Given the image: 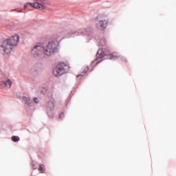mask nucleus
Returning <instances> with one entry per match:
<instances>
[{"mask_svg":"<svg viewBox=\"0 0 176 176\" xmlns=\"http://www.w3.org/2000/svg\"><path fill=\"white\" fill-rule=\"evenodd\" d=\"M58 52V43L56 41H50L47 45L43 43H37L30 50V57L32 58H38L42 57L44 54L46 57H51L54 53Z\"/></svg>","mask_w":176,"mask_h":176,"instance_id":"1","label":"nucleus"},{"mask_svg":"<svg viewBox=\"0 0 176 176\" xmlns=\"http://www.w3.org/2000/svg\"><path fill=\"white\" fill-rule=\"evenodd\" d=\"M69 69V66L65 63H60L55 66L53 69V75L59 78L62 76L64 74H67Z\"/></svg>","mask_w":176,"mask_h":176,"instance_id":"2","label":"nucleus"},{"mask_svg":"<svg viewBox=\"0 0 176 176\" xmlns=\"http://www.w3.org/2000/svg\"><path fill=\"white\" fill-rule=\"evenodd\" d=\"M96 25L98 30L104 31V30L108 27V16L105 14H100L97 17Z\"/></svg>","mask_w":176,"mask_h":176,"instance_id":"3","label":"nucleus"},{"mask_svg":"<svg viewBox=\"0 0 176 176\" xmlns=\"http://www.w3.org/2000/svg\"><path fill=\"white\" fill-rule=\"evenodd\" d=\"M28 5L32 6V8H34V9L43 10V9H45V5H46V0H35L34 3H27L23 6L24 9H27Z\"/></svg>","mask_w":176,"mask_h":176,"instance_id":"4","label":"nucleus"},{"mask_svg":"<svg viewBox=\"0 0 176 176\" xmlns=\"http://www.w3.org/2000/svg\"><path fill=\"white\" fill-rule=\"evenodd\" d=\"M13 48L10 45L9 41L4 40L1 45H0V53L3 56H6V54H10V52Z\"/></svg>","mask_w":176,"mask_h":176,"instance_id":"5","label":"nucleus"},{"mask_svg":"<svg viewBox=\"0 0 176 176\" xmlns=\"http://www.w3.org/2000/svg\"><path fill=\"white\" fill-rule=\"evenodd\" d=\"M105 56H107V54H105V52H104V50H102V49L98 50L96 54L97 58L91 63V67H95L96 65H97V64H98V63H101V61H102V58L105 57Z\"/></svg>","mask_w":176,"mask_h":176,"instance_id":"6","label":"nucleus"},{"mask_svg":"<svg viewBox=\"0 0 176 176\" xmlns=\"http://www.w3.org/2000/svg\"><path fill=\"white\" fill-rule=\"evenodd\" d=\"M43 64L41 63H36L31 69V72L33 75L38 76L43 71Z\"/></svg>","mask_w":176,"mask_h":176,"instance_id":"7","label":"nucleus"},{"mask_svg":"<svg viewBox=\"0 0 176 176\" xmlns=\"http://www.w3.org/2000/svg\"><path fill=\"white\" fill-rule=\"evenodd\" d=\"M6 41H8V44H10L13 49L14 46H17V45H19V42H20V36L18 34H15Z\"/></svg>","mask_w":176,"mask_h":176,"instance_id":"8","label":"nucleus"},{"mask_svg":"<svg viewBox=\"0 0 176 176\" xmlns=\"http://www.w3.org/2000/svg\"><path fill=\"white\" fill-rule=\"evenodd\" d=\"M87 34V30L83 29L80 30L78 32H72V33L69 34L67 36V38H71V36H75L74 35H76V36H78V35H86Z\"/></svg>","mask_w":176,"mask_h":176,"instance_id":"9","label":"nucleus"},{"mask_svg":"<svg viewBox=\"0 0 176 176\" xmlns=\"http://www.w3.org/2000/svg\"><path fill=\"white\" fill-rule=\"evenodd\" d=\"M23 101H24L25 104H26L28 107H34V101L32 99L23 96Z\"/></svg>","mask_w":176,"mask_h":176,"instance_id":"10","label":"nucleus"},{"mask_svg":"<svg viewBox=\"0 0 176 176\" xmlns=\"http://www.w3.org/2000/svg\"><path fill=\"white\" fill-rule=\"evenodd\" d=\"M47 109L49 112H53L54 111V102L50 101L47 104Z\"/></svg>","mask_w":176,"mask_h":176,"instance_id":"11","label":"nucleus"},{"mask_svg":"<svg viewBox=\"0 0 176 176\" xmlns=\"http://www.w3.org/2000/svg\"><path fill=\"white\" fill-rule=\"evenodd\" d=\"M1 85L2 86H3L4 89H10V87H12V81L10 80V79H8Z\"/></svg>","mask_w":176,"mask_h":176,"instance_id":"12","label":"nucleus"},{"mask_svg":"<svg viewBox=\"0 0 176 176\" xmlns=\"http://www.w3.org/2000/svg\"><path fill=\"white\" fill-rule=\"evenodd\" d=\"M120 56L118 53H113L112 54L107 55V58L109 60H118Z\"/></svg>","mask_w":176,"mask_h":176,"instance_id":"13","label":"nucleus"},{"mask_svg":"<svg viewBox=\"0 0 176 176\" xmlns=\"http://www.w3.org/2000/svg\"><path fill=\"white\" fill-rule=\"evenodd\" d=\"M99 45L100 46H105V45H107V41L104 38L100 39Z\"/></svg>","mask_w":176,"mask_h":176,"instance_id":"14","label":"nucleus"},{"mask_svg":"<svg viewBox=\"0 0 176 176\" xmlns=\"http://www.w3.org/2000/svg\"><path fill=\"white\" fill-rule=\"evenodd\" d=\"M46 90H47V87L46 85L43 86L40 89V91H41V94H45V93H46Z\"/></svg>","mask_w":176,"mask_h":176,"instance_id":"15","label":"nucleus"},{"mask_svg":"<svg viewBox=\"0 0 176 176\" xmlns=\"http://www.w3.org/2000/svg\"><path fill=\"white\" fill-rule=\"evenodd\" d=\"M89 71V67H87L85 69L84 72L81 74L77 76V78L79 79V78H80V76H85V75L86 74V73Z\"/></svg>","mask_w":176,"mask_h":176,"instance_id":"16","label":"nucleus"},{"mask_svg":"<svg viewBox=\"0 0 176 176\" xmlns=\"http://www.w3.org/2000/svg\"><path fill=\"white\" fill-rule=\"evenodd\" d=\"M12 140L14 142H19V141H20V138L19 136H12Z\"/></svg>","mask_w":176,"mask_h":176,"instance_id":"17","label":"nucleus"},{"mask_svg":"<svg viewBox=\"0 0 176 176\" xmlns=\"http://www.w3.org/2000/svg\"><path fill=\"white\" fill-rule=\"evenodd\" d=\"M38 171H40V173H44L45 172V166L44 165H40L39 168H38Z\"/></svg>","mask_w":176,"mask_h":176,"instance_id":"18","label":"nucleus"},{"mask_svg":"<svg viewBox=\"0 0 176 176\" xmlns=\"http://www.w3.org/2000/svg\"><path fill=\"white\" fill-rule=\"evenodd\" d=\"M33 101L35 104H39V99L38 98H33Z\"/></svg>","mask_w":176,"mask_h":176,"instance_id":"19","label":"nucleus"},{"mask_svg":"<svg viewBox=\"0 0 176 176\" xmlns=\"http://www.w3.org/2000/svg\"><path fill=\"white\" fill-rule=\"evenodd\" d=\"M59 118H60L61 120L64 119V114H63V113H60L59 115Z\"/></svg>","mask_w":176,"mask_h":176,"instance_id":"20","label":"nucleus"}]
</instances>
